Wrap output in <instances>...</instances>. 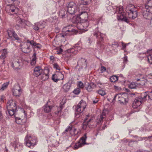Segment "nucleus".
Returning a JSON list of instances; mask_svg holds the SVG:
<instances>
[{
  "mask_svg": "<svg viewBox=\"0 0 152 152\" xmlns=\"http://www.w3.org/2000/svg\"><path fill=\"white\" fill-rule=\"evenodd\" d=\"M128 19L132 18L134 19L137 16V12L136 10H128Z\"/></svg>",
  "mask_w": 152,
  "mask_h": 152,
  "instance_id": "nucleus-13",
  "label": "nucleus"
},
{
  "mask_svg": "<svg viewBox=\"0 0 152 152\" xmlns=\"http://www.w3.org/2000/svg\"><path fill=\"white\" fill-rule=\"evenodd\" d=\"M96 92L102 96H104L106 94L105 91L101 89L99 90Z\"/></svg>",
  "mask_w": 152,
  "mask_h": 152,
  "instance_id": "nucleus-49",
  "label": "nucleus"
},
{
  "mask_svg": "<svg viewBox=\"0 0 152 152\" xmlns=\"http://www.w3.org/2000/svg\"><path fill=\"white\" fill-rule=\"evenodd\" d=\"M147 80L150 82L152 84V74H150L147 76Z\"/></svg>",
  "mask_w": 152,
  "mask_h": 152,
  "instance_id": "nucleus-48",
  "label": "nucleus"
},
{
  "mask_svg": "<svg viewBox=\"0 0 152 152\" xmlns=\"http://www.w3.org/2000/svg\"><path fill=\"white\" fill-rule=\"evenodd\" d=\"M148 97L152 100V91L148 93Z\"/></svg>",
  "mask_w": 152,
  "mask_h": 152,
  "instance_id": "nucleus-64",
  "label": "nucleus"
},
{
  "mask_svg": "<svg viewBox=\"0 0 152 152\" xmlns=\"http://www.w3.org/2000/svg\"><path fill=\"white\" fill-rule=\"evenodd\" d=\"M0 53L1 54L0 56V58L2 59H4L6 57V55L7 54V50L6 49H4L0 51Z\"/></svg>",
  "mask_w": 152,
  "mask_h": 152,
  "instance_id": "nucleus-35",
  "label": "nucleus"
},
{
  "mask_svg": "<svg viewBox=\"0 0 152 152\" xmlns=\"http://www.w3.org/2000/svg\"><path fill=\"white\" fill-rule=\"evenodd\" d=\"M12 37H13L14 38H15V39H16V40H19V38L18 37V36L15 33H15H14V34H13V36Z\"/></svg>",
  "mask_w": 152,
  "mask_h": 152,
  "instance_id": "nucleus-60",
  "label": "nucleus"
},
{
  "mask_svg": "<svg viewBox=\"0 0 152 152\" xmlns=\"http://www.w3.org/2000/svg\"><path fill=\"white\" fill-rule=\"evenodd\" d=\"M96 87V85L92 82L90 83H88L86 84L85 88L88 92H91Z\"/></svg>",
  "mask_w": 152,
  "mask_h": 152,
  "instance_id": "nucleus-18",
  "label": "nucleus"
},
{
  "mask_svg": "<svg viewBox=\"0 0 152 152\" xmlns=\"http://www.w3.org/2000/svg\"><path fill=\"white\" fill-rule=\"evenodd\" d=\"M91 0H79L80 5L79 9H82V10H85V8H82L83 7H86V5L88 4Z\"/></svg>",
  "mask_w": 152,
  "mask_h": 152,
  "instance_id": "nucleus-15",
  "label": "nucleus"
},
{
  "mask_svg": "<svg viewBox=\"0 0 152 152\" xmlns=\"http://www.w3.org/2000/svg\"><path fill=\"white\" fill-rule=\"evenodd\" d=\"M148 94H147V92H145L141 94L140 96L137 97L138 99H140V100L142 102L143 101L146 100V98L147 96H148Z\"/></svg>",
  "mask_w": 152,
  "mask_h": 152,
  "instance_id": "nucleus-31",
  "label": "nucleus"
},
{
  "mask_svg": "<svg viewBox=\"0 0 152 152\" xmlns=\"http://www.w3.org/2000/svg\"><path fill=\"white\" fill-rule=\"evenodd\" d=\"M134 137L135 138L137 141H142L143 139V138L137 136H134Z\"/></svg>",
  "mask_w": 152,
  "mask_h": 152,
  "instance_id": "nucleus-59",
  "label": "nucleus"
},
{
  "mask_svg": "<svg viewBox=\"0 0 152 152\" xmlns=\"http://www.w3.org/2000/svg\"><path fill=\"white\" fill-rule=\"evenodd\" d=\"M115 13L117 14V19L118 20H121L126 23L130 22L128 17V11L126 10H116Z\"/></svg>",
  "mask_w": 152,
  "mask_h": 152,
  "instance_id": "nucleus-1",
  "label": "nucleus"
},
{
  "mask_svg": "<svg viewBox=\"0 0 152 152\" xmlns=\"http://www.w3.org/2000/svg\"><path fill=\"white\" fill-rule=\"evenodd\" d=\"M117 97L118 101L121 103L125 104L128 102V96L126 93H124L122 94H116L114 96L113 100H115Z\"/></svg>",
  "mask_w": 152,
  "mask_h": 152,
  "instance_id": "nucleus-6",
  "label": "nucleus"
},
{
  "mask_svg": "<svg viewBox=\"0 0 152 152\" xmlns=\"http://www.w3.org/2000/svg\"><path fill=\"white\" fill-rule=\"evenodd\" d=\"M78 86L80 88H83L84 87L83 83L81 81L79 82L78 84Z\"/></svg>",
  "mask_w": 152,
  "mask_h": 152,
  "instance_id": "nucleus-57",
  "label": "nucleus"
},
{
  "mask_svg": "<svg viewBox=\"0 0 152 152\" xmlns=\"http://www.w3.org/2000/svg\"><path fill=\"white\" fill-rule=\"evenodd\" d=\"M71 84L70 83H67L63 85L62 89L64 91L67 92L69 91L71 87Z\"/></svg>",
  "mask_w": 152,
  "mask_h": 152,
  "instance_id": "nucleus-29",
  "label": "nucleus"
},
{
  "mask_svg": "<svg viewBox=\"0 0 152 152\" xmlns=\"http://www.w3.org/2000/svg\"><path fill=\"white\" fill-rule=\"evenodd\" d=\"M21 110L23 112L22 115H24V116L21 118L15 117V119L18 124L23 125L26 121L27 113V112L23 109H21Z\"/></svg>",
  "mask_w": 152,
  "mask_h": 152,
  "instance_id": "nucleus-7",
  "label": "nucleus"
},
{
  "mask_svg": "<svg viewBox=\"0 0 152 152\" xmlns=\"http://www.w3.org/2000/svg\"><path fill=\"white\" fill-rule=\"evenodd\" d=\"M86 106V102L83 100H81L76 106L75 108V117L77 118L79 117L77 115L81 114L84 111Z\"/></svg>",
  "mask_w": 152,
  "mask_h": 152,
  "instance_id": "nucleus-4",
  "label": "nucleus"
},
{
  "mask_svg": "<svg viewBox=\"0 0 152 152\" xmlns=\"http://www.w3.org/2000/svg\"><path fill=\"white\" fill-rule=\"evenodd\" d=\"M76 4L73 2H69L67 5V7L68 9H72L75 7Z\"/></svg>",
  "mask_w": 152,
  "mask_h": 152,
  "instance_id": "nucleus-40",
  "label": "nucleus"
},
{
  "mask_svg": "<svg viewBox=\"0 0 152 152\" xmlns=\"http://www.w3.org/2000/svg\"><path fill=\"white\" fill-rule=\"evenodd\" d=\"M17 24L15 26L16 29L17 30H18L20 28L23 27V25L24 23L23 22V20L21 18H18L17 20Z\"/></svg>",
  "mask_w": 152,
  "mask_h": 152,
  "instance_id": "nucleus-21",
  "label": "nucleus"
},
{
  "mask_svg": "<svg viewBox=\"0 0 152 152\" xmlns=\"http://www.w3.org/2000/svg\"><path fill=\"white\" fill-rule=\"evenodd\" d=\"M80 10H60L59 16L62 18L65 17L66 14L74 15L76 12Z\"/></svg>",
  "mask_w": 152,
  "mask_h": 152,
  "instance_id": "nucleus-9",
  "label": "nucleus"
},
{
  "mask_svg": "<svg viewBox=\"0 0 152 152\" xmlns=\"http://www.w3.org/2000/svg\"><path fill=\"white\" fill-rule=\"evenodd\" d=\"M80 92V91L79 88H77L76 89L73 91V93L75 94H78Z\"/></svg>",
  "mask_w": 152,
  "mask_h": 152,
  "instance_id": "nucleus-55",
  "label": "nucleus"
},
{
  "mask_svg": "<svg viewBox=\"0 0 152 152\" xmlns=\"http://www.w3.org/2000/svg\"><path fill=\"white\" fill-rule=\"evenodd\" d=\"M8 7H10V10H16V9H17V10H18L19 8L17 7H16L15 6H14L13 4H9L8 5Z\"/></svg>",
  "mask_w": 152,
  "mask_h": 152,
  "instance_id": "nucleus-54",
  "label": "nucleus"
},
{
  "mask_svg": "<svg viewBox=\"0 0 152 152\" xmlns=\"http://www.w3.org/2000/svg\"><path fill=\"white\" fill-rule=\"evenodd\" d=\"M63 32L65 33L63 34H59V37L66 38L67 35H72L77 32V31L72 26H68L64 27L63 29Z\"/></svg>",
  "mask_w": 152,
  "mask_h": 152,
  "instance_id": "nucleus-3",
  "label": "nucleus"
},
{
  "mask_svg": "<svg viewBox=\"0 0 152 152\" xmlns=\"http://www.w3.org/2000/svg\"><path fill=\"white\" fill-rule=\"evenodd\" d=\"M7 108L9 115L11 116L13 115L17 109L16 102L12 100L9 101L7 103Z\"/></svg>",
  "mask_w": 152,
  "mask_h": 152,
  "instance_id": "nucleus-2",
  "label": "nucleus"
},
{
  "mask_svg": "<svg viewBox=\"0 0 152 152\" xmlns=\"http://www.w3.org/2000/svg\"><path fill=\"white\" fill-rule=\"evenodd\" d=\"M9 84V82H7L4 83L2 86L1 90L3 91L6 89Z\"/></svg>",
  "mask_w": 152,
  "mask_h": 152,
  "instance_id": "nucleus-43",
  "label": "nucleus"
},
{
  "mask_svg": "<svg viewBox=\"0 0 152 152\" xmlns=\"http://www.w3.org/2000/svg\"><path fill=\"white\" fill-rule=\"evenodd\" d=\"M145 60H147L149 64H152V56L150 54H148V56H146Z\"/></svg>",
  "mask_w": 152,
  "mask_h": 152,
  "instance_id": "nucleus-38",
  "label": "nucleus"
},
{
  "mask_svg": "<svg viewBox=\"0 0 152 152\" xmlns=\"http://www.w3.org/2000/svg\"><path fill=\"white\" fill-rule=\"evenodd\" d=\"M114 88L115 89V90L117 91H120L121 90V88L120 87L117 86H114Z\"/></svg>",
  "mask_w": 152,
  "mask_h": 152,
  "instance_id": "nucleus-63",
  "label": "nucleus"
},
{
  "mask_svg": "<svg viewBox=\"0 0 152 152\" xmlns=\"http://www.w3.org/2000/svg\"><path fill=\"white\" fill-rule=\"evenodd\" d=\"M77 48V45H75L73 48L70 49L68 50V52H71L76 54L78 52V48Z\"/></svg>",
  "mask_w": 152,
  "mask_h": 152,
  "instance_id": "nucleus-34",
  "label": "nucleus"
},
{
  "mask_svg": "<svg viewBox=\"0 0 152 152\" xmlns=\"http://www.w3.org/2000/svg\"><path fill=\"white\" fill-rule=\"evenodd\" d=\"M86 134H85L84 136L82 137L80 140L79 141L81 142V144H82V145L83 146L86 143V141L87 138Z\"/></svg>",
  "mask_w": 152,
  "mask_h": 152,
  "instance_id": "nucleus-36",
  "label": "nucleus"
},
{
  "mask_svg": "<svg viewBox=\"0 0 152 152\" xmlns=\"http://www.w3.org/2000/svg\"><path fill=\"white\" fill-rule=\"evenodd\" d=\"M45 22L40 21L38 23H35L33 26V28L35 30H38L40 28H42L45 27Z\"/></svg>",
  "mask_w": 152,
  "mask_h": 152,
  "instance_id": "nucleus-16",
  "label": "nucleus"
},
{
  "mask_svg": "<svg viewBox=\"0 0 152 152\" xmlns=\"http://www.w3.org/2000/svg\"><path fill=\"white\" fill-rule=\"evenodd\" d=\"M106 69L104 66H101L100 69V71L101 73H103L105 71Z\"/></svg>",
  "mask_w": 152,
  "mask_h": 152,
  "instance_id": "nucleus-62",
  "label": "nucleus"
},
{
  "mask_svg": "<svg viewBox=\"0 0 152 152\" xmlns=\"http://www.w3.org/2000/svg\"><path fill=\"white\" fill-rule=\"evenodd\" d=\"M11 66L14 69H18L20 66V62L18 60L13 61L11 63Z\"/></svg>",
  "mask_w": 152,
  "mask_h": 152,
  "instance_id": "nucleus-28",
  "label": "nucleus"
},
{
  "mask_svg": "<svg viewBox=\"0 0 152 152\" xmlns=\"http://www.w3.org/2000/svg\"><path fill=\"white\" fill-rule=\"evenodd\" d=\"M105 113L103 111L100 116L99 117L97 118L96 124L97 125L98 124V125H99V124L102 122L103 119L105 118Z\"/></svg>",
  "mask_w": 152,
  "mask_h": 152,
  "instance_id": "nucleus-30",
  "label": "nucleus"
},
{
  "mask_svg": "<svg viewBox=\"0 0 152 152\" xmlns=\"http://www.w3.org/2000/svg\"><path fill=\"white\" fill-rule=\"evenodd\" d=\"M147 79H144L143 80L142 79L141 80V83H140V84L142 85H143L145 84L146 82Z\"/></svg>",
  "mask_w": 152,
  "mask_h": 152,
  "instance_id": "nucleus-61",
  "label": "nucleus"
},
{
  "mask_svg": "<svg viewBox=\"0 0 152 152\" xmlns=\"http://www.w3.org/2000/svg\"><path fill=\"white\" fill-rule=\"evenodd\" d=\"M12 92L13 95L15 96L19 97L20 96L22 91L19 85H16L14 86L12 90Z\"/></svg>",
  "mask_w": 152,
  "mask_h": 152,
  "instance_id": "nucleus-11",
  "label": "nucleus"
},
{
  "mask_svg": "<svg viewBox=\"0 0 152 152\" xmlns=\"http://www.w3.org/2000/svg\"><path fill=\"white\" fill-rule=\"evenodd\" d=\"M94 35L97 38L98 40L99 41L98 42H101L103 40V37L104 35L101 33L99 31L96 32L95 31L94 32Z\"/></svg>",
  "mask_w": 152,
  "mask_h": 152,
  "instance_id": "nucleus-24",
  "label": "nucleus"
},
{
  "mask_svg": "<svg viewBox=\"0 0 152 152\" xmlns=\"http://www.w3.org/2000/svg\"><path fill=\"white\" fill-rule=\"evenodd\" d=\"M145 2V5L143 8L147 10L152 9V0H143Z\"/></svg>",
  "mask_w": 152,
  "mask_h": 152,
  "instance_id": "nucleus-26",
  "label": "nucleus"
},
{
  "mask_svg": "<svg viewBox=\"0 0 152 152\" xmlns=\"http://www.w3.org/2000/svg\"><path fill=\"white\" fill-rule=\"evenodd\" d=\"M15 31L13 30H7L8 35L10 37L12 38L13 35Z\"/></svg>",
  "mask_w": 152,
  "mask_h": 152,
  "instance_id": "nucleus-45",
  "label": "nucleus"
},
{
  "mask_svg": "<svg viewBox=\"0 0 152 152\" xmlns=\"http://www.w3.org/2000/svg\"><path fill=\"white\" fill-rule=\"evenodd\" d=\"M142 13L145 18L147 19H151L152 20V14L150 12L149 10H143Z\"/></svg>",
  "mask_w": 152,
  "mask_h": 152,
  "instance_id": "nucleus-19",
  "label": "nucleus"
},
{
  "mask_svg": "<svg viewBox=\"0 0 152 152\" xmlns=\"http://www.w3.org/2000/svg\"><path fill=\"white\" fill-rule=\"evenodd\" d=\"M36 62V54L34 53L32 56L31 64L32 65H34Z\"/></svg>",
  "mask_w": 152,
  "mask_h": 152,
  "instance_id": "nucleus-37",
  "label": "nucleus"
},
{
  "mask_svg": "<svg viewBox=\"0 0 152 152\" xmlns=\"http://www.w3.org/2000/svg\"><path fill=\"white\" fill-rule=\"evenodd\" d=\"M87 118L85 119V121L83 124L82 128L84 130H86L88 127L90 128L92 127L91 126L95 127L96 125V121H93V118H92L88 121H87Z\"/></svg>",
  "mask_w": 152,
  "mask_h": 152,
  "instance_id": "nucleus-8",
  "label": "nucleus"
},
{
  "mask_svg": "<svg viewBox=\"0 0 152 152\" xmlns=\"http://www.w3.org/2000/svg\"><path fill=\"white\" fill-rule=\"evenodd\" d=\"M136 8V7L133 5L132 4H129L127 6L126 8L128 9V10H133Z\"/></svg>",
  "mask_w": 152,
  "mask_h": 152,
  "instance_id": "nucleus-53",
  "label": "nucleus"
},
{
  "mask_svg": "<svg viewBox=\"0 0 152 152\" xmlns=\"http://www.w3.org/2000/svg\"><path fill=\"white\" fill-rule=\"evenodd\" d=\"M56 74L57 75V76L59 78V80H63L64 77V76L61 72H56Z\"/></svg>",
  "mask_w": 152,
  "mask_h": 152,
  "instance_id": "nucleus-39",
  "label": "nucleus"
},
{
  "mask_svg": "<svg viewBox=\"0 0 152 152\" xmlns=\"http://www.w3.org/2000/svg\"><path fill=\"white\" fill-rule=\"evenodd\" d=\"M25 143L28 147L34 146L37 142V138L35 137L27 135L25 139Z\"/></svg>",
  "mask_w": 152,
  "mask_h": 152,
  "instance_id": "nucleus-5",
  "label": "nucleus"
},
{
  "mask_svg": "<svg viewBox=\"0 0 152 152\" xmlns=\"http://www.w3.org/2000/svg\"><path fill=\"white\" fill-rule=\"evenodd\" d=\"M66 132H69L70 134L72 136H75L77 134L78 132H77L76 129L72 128V126H69L65 130Z\"/></svg>",
  "mask_w": 152,
  "mask_h": 152,
  "instance_id": "nucleus-12",
  "label": "nucleus"
},
{
  "mask_svg": "<svg viewBox=\"0 0 152 152\" xmlns=\"http://www.w3.org/2000/svg\"><path fill=\"white\" fill-rule=\"evenodd\" d=\"M119 46V44L117 42H114L112 44V46L113 47L115 48H117Z\"/></svg>",
  "mask_w": 152,
  "mask_h": 152,
  "instance_id": "nucleus-56",
  "label": "nucleus"
},
{
  "mask_svg": "<svg viewBox=\"0 0 152 152\" xmlns=\"http://www.w3.org/2000/svg\"><path fill=\"white\" fill-rule=\"evenodd\" d=\"M49 71L48 69H45L44 72L41 75V79L43 81H45L48 78Z\"/></svg>",
  "mask_w": 152,
  "mask_h": 152,
  "instance_id": "nucleus-22",
  "label": "nucleus"
},
{
  "mask_svg": "<svg viewBox=\"0 0 152 152\" xmlns=\"http://www.w3.org/2000/svg\"><path fill=\"white\" fill-rule=\"evenodd\" d=\"M82 144H81L80 142L78 141L74 145V149H77L79 148L82 147Z\"/></svg>",
  "mask_w": 152,
  "mask_h": 152,
  "instance_id": "nucleus-42",
  "label": "nucleus"
},
{
  "mask_svg": "<svg viewBox=\"0 0 152 152\" xmlns=\"http://www.w3.org/2000/svg\"><path fill=\"white\" fill-rule=\"evenodd\" d=\"M42 72V70L41 68L39 66H36L34 69L33 74L36 77H38L39 75H41Z\"/></svg>",
  "mask_w": 152,
  "mask_h": 152,
  "instance_id": "nucleus-20",
  "label": "nucleus"
},
{
  "mask_svg": "<svg viewBox=\"0 0 152 152\" xmlns=\"http://www.w3.org/2000/svg\"><path fill=\"white\" fill-rule=\"evenodd\" d=\"M53 67L57 70H60V67L57 64H53Z\"/></svg>",
  "mask_w": 152,
  "mask_h": 152,
  "instance_id": "nucleus-58",
  "label": "nucleus"
},
{
  "mask_svg": "<svg viewBox=\"0 0 152 152\" xmlns=\"http://www.w3.org/2000/svg\"><path fill=\"white\" fill-rule=\"evenodd\" d=\"M81 23L82 25H83V31H87V30H86V29L88 26V22L86 20H83L81 21Z\"/></svg>",
  "mask_w": 152,
  "mask_h": 152,
  "instance_id": "nucleus-33",
  "label": "nucleus"
},
{
  "mask_svg": "<svg viewBox=\"0 0 152 152\" xmlns=\"http://www.w3.org/2000/svg\"><path fill=\"white\" fill-rule=\"evenodd\" d=\"M77 27L78 29L83 31V26L82 25L81 22H78L77 25Z\"/></svg>",
  "mask_w": 152,
  "mask_h": 152,
  "instance_id": "nucleus-44",
  "label": "nucleus"
},
{
  "mask_svg": "<svg viewBox=\"0 0 152 152\" xmlns=\"http://www.w3.org/2000/svg\"><path fill=\"white\" fill-rule=\"evenodd\" d=\"M52 80L55 82H56L58 80H59V78L57 76V75L56 73L54 75H53L52 77Z\"/></svg>",
  "mask_w": 152,
  "mask_h": 152,
  "instance_id": "nucleus-47",
  "label": "nucleus"
},
{
  "mask_svg": "<svg viewBox=\"0 0 152 152\" xmlns=\"http://www.w3.org/2000/svg\"><path fill=\"white\" fill-rule=\"evenodd\" d=\"M41 47V45L39 43H37L34 42V43L32 47L34 48H39Z\"/></svg>",
  "mask_w": 152,
  "mask_h": 152,
  "instance_id": "nucleus-52",
  "label": "nucleus"
},
{
  "mask_svg": "<svg viewBox=\"0 0 152 152\" xmlns=\"http://www.w3.org/2000/svg\"><path fill=\"white\" fill-rule=\"evenodd\" d=\"M140 100V99L137 97L135 99L133 103L132 107L134 108H137L140 106L142 102Z\"/></svg>",
  "mask_w": 152,
  "mask_h": 152,
  "instance_id": "nucleus-17",
  "label": "nucleus"
},
{
  "mask_svg": "<svg viewBox=\"0 0 152 152\" xmlns=\"http://www.w3.org/2000/svg\"><path fill=\"white\" fill-rule=\"evenodd\" d=\"M118 80V77L114 75L111 76L110 78V80L112 82H115Z\"/></svg>",
  "mask_w": 152,
  "mask_h": 152,
  "instance_id": "nucleus-41",
  "label": "nucleus"
},
{
  "mask_svg": "<svg viewBox=\"0 0 152 152\" xmlns=\"http://www.w3.org/2000/svg\"><path fill=\"white\" fill-rule=\"evenodd\" d=\"M53 107V106L50 104V101L48 100L47 104L43 107L44 111L47 113H49L51 111Z\"/></svg>",
  "mask_w": 152,
  "mask_h": 152,
  "instance_id": "nucleus-14",
  "label": "nucleus"
},
{
  "mask_svg": "<svg viewBox=\"0 0 152 152\" xmlns=\"http://www.w3.org/2000/svg\"><path fill=\"white\" fill-rule=\"evenodd\" d=\"M21 49L22 52L26 53L29 52L31 50L30 46H26L25 43L24 44V46L21 48Z\"/></svg>",
  "mask_w": 152,
  "mask_h": 152,
  "instance_id": "nucleus-32",
  "label": "nucleus"
},
{
  "mask_svg": "<svg viewBox=\"0 0 152 152\" xmlns=\"http://www.w3.org/2000/svg\"><path fill=\"white\" fill-rule=\"evenodd\" d=\"M34 42H35L33 40L30 41L28 40L25 44H26V46H30L29 45H30L32 47L34 43Z\"/></svg>",
  "mask_w": 152,
  "mask_h": 152,
  "instance_id": "nucleus-46",
  "label": "nucleus"
},
{
  "mask_svg": "<svg viewBox=\"0 0 152 152\" xmlns=\"http://www.w3.org/2000/svg\"><path fill=\"white\" fill-rule=\"evenodd\" d=\"M11 144L14 147L15 150L18 151H20L23 148V145L22 144L19 142L18 139L15 140L11 143Z\"/></svg>",
  "mask_w": 152,
  "mask_h": 152,
  "instance_id": "nucleus-10",
  "label": "nucleus"
},
{
  "mask_svg": "<svg viewBox=\"0 0 152 152\" xmlns=\"http://www.w3.org/2000/svg\"><path fill=\"white\" fill-rule=\"evenodd\" d=\"M79 13L77 14V17H80V18L84 19V20H86L88 17V15L87 13L85 11L78 12Z\"/></svg>",
  "mask_w": 152,
  "mask_h": 152,
  "instance_id": "nucleus-23",
  "label": "nucleus"
},
{
  "mask_svg": "<svg viewBox=\"0 0 152 152\" xmlns=\"http://www.w3.org/2000/svg\"><path fill=\"white\" fill-rule=\"evenodd\" d=\"M151 53H152V49L148 50L145 53H139L138 56L140 59H142L145 57L146 58V56H148V54H150Z\"/></svg>",
  "mask_w": 152,
  "mask_h": 152,
  "instance_id": "nucleus-25",
  "label": "nucleus"
},
{
  "mask_svg": "<svg viewBox=\"0 0 152 152\" xmlns=\"http://www.w3.org/2000/svg\"><path fill=\"white\" fill-rule=\"evenodd\" d=\"M109 8L111 9L112 8H113V9L114 10L116 9V10H122L123 9V7L122 6H119V7H117L116 6H115L113 7H112L111 6H109Z\"/></svg>",
  "mask_w": 152,
  "mask_h": 152,
  "instance_id": "nucleus-50",
  "label": "nucleus"
},
{
  "mask_svg": "<svg viewBox=\"0 0 152 152\" xmlns=\"http://www.w3.org/2000/svg\"><path fill=\"white\" fill-rule=\"evenodd\" d=\"M129 88L131 89L135 88L136 87V85L135 83H132L129 86Z\"/></svg>",
  "mask_w": 152,
  "mask_h": 152,
  "instance_id": "nucleus-51",
  "label": "nucleus"
},
{
  "mask_svg": "<svg viewBox=\"0 0 152 152\" xmlns=\"http://www.w3.org/2000/svg\"><path fill=\"white\" fill-rule=\"evenodd\" d=\"M86 60L84 58L80 59L77 62V65L81 66V67H83L87 66Z\"/></svg>",
  "mask_w": 152,
  "mask_h": 152,
  "instance_id": "nucleus-27",
  "label": "nucleus"
}]
</instances>
